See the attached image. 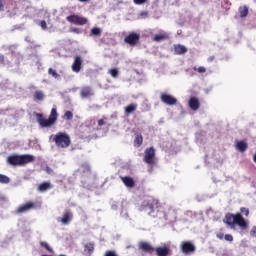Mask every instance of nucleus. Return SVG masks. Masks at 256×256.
<instances>
[{
  "mask_svg": "<svg viewBox=\"0 0 256 256\" xmlns=\"http://www.w3.org/2000/svg\"><path fill=\"white\" fill-rule=\"evenodd\" d=\"M194 71H198V73H205L206 69L203 66H200L199 68L194 67Z\"/></svg>",
  "mask_w": 256,
  "mask_h": 256,
  "instance_id": "39",
  "label": "nucleus"
},
{
  "mask_svg": "<svg viewBox=\"0 0 256 256\" xmlns=\"http://www.w3.org/2000/svg\"><path fill=\"white\" fill-rule=\"evenodd\" d=\"M188 105L192 111H197L200 107L199 99L191 97L188 101Z\"/></svg>",
  "mask_w": 256,
  "mask_h": 256,
  "instance_id": "18",
  "label": "nucleus"
},
{
  "mask_svg": "<svg viewBox=\"0 0 256 256\" xmlns=\"http://www.w3.org/2000/svg\"><path fill=\"white\" fill-rule=\"evenodd\" d=\"M174 51L176 55H183V53H187V48L181 44L174 46Z\"/></svg>",
  "mask_w": 256,
  "mask_h": 256,
  "instance_id": "22",
  "label": "nucleus"
},
{
  "mask_svg": "<svg viewBox=\"0 0 256 256\" xmlns=\"http://www.w3.org/2000/svg\"><path fill=\"white\" fill-rule=\"evenodd\" d=\"M134 145L135 147H141V145H143V135L141 134L135 135Z\"/></svg>",
  "mask_w": 256,
  "mask_h": 256,
  "instance_id": "26",
  "label": "nucleus"
},
{
  "mask_svg": "<svg viewBox=\"0 0 256 256\" xmlns=\"http://www.w3.org/2000/svg\"><path fill=\"white\" fill-rule=\"evenodd\" d=\"M50 141H53L59 149H67L71 145V138L63 132H59L56 135L52 134Z\"/></svg>",
  "mask_w": 256,
  "mask_h": 256,
  "instance_id": "3",
  "label": "nucleus"
},
{
  "mask_svg": "<svg viewBox=\"0 0 256 256\" xmlns=\"http://www.w3.org/2000/svg\"><path fill=\"white\" fill-rule=\"evenodd\" d=\"M111 123H109V118L103 117L102 119L95 120L91 119L88 127L92 129L93 131H99V129H103V127H110Z\"/></svg>",
  "mask_w": 256,
  "mask_h": 256,
  "instance_id": "5",
  "label": "nucleus"
},
{
  "mask_svg": "<svg viewBox=\"0 0 256 256\" xmlns=\"http://www.w3.org/2000/svg\"><path fill=\"white\" fill-rule=\"evenodd\" d=\"M180 249L184 255H191L195 251L196 247L191 241H183L180 244Z\"/></svg>",
  "mask_w": 256,
  "mask_h": 256,
  "instance_id": "8",
  "label": "nucleus"
},
{
  "mask_svg": "<svg viewBox=\"0 0 256 256\" xmlns=\"http://www.w3.org/2000/svg\"><path fill=\"white\" fill-rule=\"evenodd\" d=\"M160 99L165 105H176L177 99L169 94H161Z\"/></svg>",
  "mask_w": 256,
  "mask_h": 256,
  "instance_id": "12",
  "label": "nucleus"
},
{
  "mask_svg": "<svg viewBox=\"0 0 256 256\" xmlns=\"http://www.w3.org/2000/svg\"><path fill=\"white\" fill-rule=\"evenodd\" d=\"M33 97H34V101L39 102L45 99V94L43 93V91L38 90L34 93Z\"/></svg>",
  "mask_w": 256,
  "mask_h": 256,
  "instance_id": "24",
  "label": "nucleus"
},
{
  "mask_svg": "<svg viewBox=\"0 0 256 256\" xmlns=\"http://www.w3.org/2000/svg\"><path fill=\"white\" fill-rule=\"evenodd\" d=\"M46 172L51 174V173H53V170L51 168H49V167H46Z\"/></svg>",
  "mask_w": 256,
  "mask_h": 256,
  "instance_id": "49",
  "label": "nucleus"
},
{
  "mask_svg": "<svg viewBox=\"0 0 256 256\" xmlns=\"http://www.w3.org/2000/svg\"><path fill=\"white\" fill-rule=\"evenodd\" d=\"M101 28H92L91 31H90V35L94 36V37H101Z\"/></svg>",
  "mask_w": 256,
  "mask_h": 256,
  "instance_id": "31",
  "label": "nucleus"
},
{
  "mask_svg": "<svg viewBox=\"0 0 256 256\" xmlns=\"http://www.w3.org/2000/svg\"><path fill=\"white\" fill-rule=\"evenodd\" d=\"M81 171H83L85 173V171H89V165L84 164L81 166Z\"/></svg>",
  "mask_w": 256,
  "mask_h": 256,
  "instance_id": "44",
  "label": "nucleus"
},
{
  "mask_svg": "<svg viewBox=\"0 0 256 256\" xmlns=\"http://www.w3.org/2000/svg\"><path fill=\"white\" fill-rule=\"evenodd\" d=\"M154 251L156 252V255H158V256L169 255V247H167V246L154 248Z\"/></svg>",
  "mask_w": 256,
  "mask_h": 256,
  "instance_id": "21",
  "label": "nucleus"
},
{
  "mask_svg": "<svg viewBox=\"0 0 256 256\" xmlns=\"http://www.w3.org/2000/svg\"><path fill=\"white\" fill-rule=\"evenodd\" d=\"M108 73L111 77L117 78L119 76V70L117 68L110 69Z\"/></svg>",
  "mask_w": 256,
  "mask_h": 256,
  "instance_id": "33",
  "label": "nucleus"
},
{
  "mask_svg": "<svg viewBox=\"0 0 256 256\" xmlns=\"http://www.w3.org/2000/svg\"><path fill=\"white\" fill-rule=\"evenodd\" d=\"M143 161L146 165L150 166L151 169L155 167V148L150 147L145 150Z\"/></svg>",
  "mask_w": 256,
  "mask_h": 256,
  "instance_id": "7",
  "label": "nucleus"
},
{
  "mask_svg": "<svg viewBox=\"0 0 256 256\" xmlns=\"http://www.w3.org/2000/svg\"><path fill=\"white\" fill-rule=\"evenodd\" d=\"M64 119H66V121H71V119H73V112L66 111L64 114Z\"/></svg>",
  "mask_w": 256,
  "mask_h": 256,
  "instance_id": "34",
  "label": "nucleus"
},
{
  "mask_svg": "<svg viewBox=\"0 0 256 256\" xmlns=\"http://www.w3.org/2000/svg\"><path fill=\"white\" fill-rule=\"evenodd\" d=\"M40 27H41V29H43V30L47 29V22H45V20H42V21L40 22Z\"/></svg>",
  "mask_w": 256,
  "mask_h": 256,
  "instance_id": "43",
  "label": "nucleus"
},
{
  "mask_svg": "<svg viewBox=\"0 0 256 256\" xmlns=\"http://www.w3.org/2000/svg\"><path fill=\"white\" fill-rule=\"evenodd\" d=\"M242 215H245L246 217H249V209L245 208V207H242L240 209Z\"/></svg>",
  "mask_w": 256,
  "mask_h": 256,
  "instance_id": "38",
  "label": "nucleus"
},
{
  "mask_svg": "<svg viewBox=\"0 0 256 256\" xmlns=\"http://www.w3.org/2000/svg\"><path fill=\"white\" fill-rule=\"evenodd\" d=\"M26 41H31V38H29V37H26Z\"/></svg>",
  "mask_w": 256,
  "mask_h": 256,
  "instance_id": "55",
  "label": "nucleus"
},
{
  "mask_svg": "<svg viewBox=\"0 0 256 256\" xmlns=\"http://www.w3.org/2000/svg\"><path fill=\"white\" fill-rule=\"evenodd\" d=\"M82 63H83V60H81V57L76 56L72 64V71H74V73H79V71H81Z\"/></svg>",
  "mask_w": 256,
  "mask_h": 256,
  "instance_id": "14",
  "label": "nucleus"
},
{
  "mask_svg": "<svg viewBox=\"0 0 256 256\" xmlns=\"http://www.w3.org/2000/svg\"><path fill=\"white\" fill-rule=\"evenodd\" d=\"M6 49H8V51H11V53L13 55V51H15L16 47H15V45H12V46H8Z\"/></svg>",
  "mask_w": 256,
  "mask_h": 256,
  "instance_id": "47",
  "label": "nucleus"
},
{
  "mask_svg": "<svg viewBox=\"0 0 256 256\" xmlns=\"http://www.w3.org/2000/svg\"><path fill=\"white\" fill-rule=\"evenodd\" d=\"M140 211H145L147 215L151 217H159V210L157 209V200L153 198H148L140 206Z\"/></svg>",
  "mask_w": 256,
  "mask_h": 256,
  "instance_id": "4",
  "label": "nucleus"
},
{
  "mask_svg": "<svg viewBox=\"0 0 256 256\" xmlns=\"http://www.w3.org/2000/svg\"><path fill=\"white\" fill-rule=\"evenodd\" d=\"M27 12L29 13V14L27 15V17H33V14L35 13V8H33V7H28V8H27Z\"/></svg>",
  "mask_w": 256,
  "mask_h": 256,
  "instance_id": "36",
  "label": "nucleus"
},
{
  "mask_svg": "<svg viewBox=\"0 0 256 256\" xmlns=\"http://www.w3.org/2000/svg\"><path fill=\"white\" fill-rule=\"evenodd\" d=\"M40 245H41V247H44L50 253H53V249H51V247H49V244H47V242H41Z\"/></svg>",
  "mask_w": 256,
  "mask_h": 256,
  "instance_id": "35",
  "label": "nucleus"
},
{
  "mask_svg": "<svg viewBox=\"0 0 256 256\" xmlns=\"http://www.w3.org/2000/svg\"><path fill=\"white\" fill-rule=\"evenodd\" d=\"M57 221H59L62 225H69V223L73 221V212L65 211L62 218H58Z\"/></svg>",
  "mask_w": 256,
  "mask_h": 256,
  "instance_id": "11",
  "label": "nucleus"
},
{
  "mask_svg": "<svg viewBox=\"0 0 256 256\" xmlns=\"http://www.w3.org/2000/svg\"><path fill=\"white\" fill-rule=\"evenodd\" d=\"M240 17H247L249 15V8L247 6H241L239 8Z\"/></svg>",
  "mask_w": 256,
  "mask_h": 256,
  "instance_id": "28",
  "label": "nucleus"
},
{
  "mask_svg": "<svg viewBox=\"0 0 256 256\" xmlns=\"http://www.w3.org/2000/svg\"><path fill=\"white\" fill-rule=\"evenodd\" d=\"M0 65H5V56L0 54Z\"/></svg>",
  "mask_w": 256,
  "mask_h": 256,
  "instance_id": "45",
  "label": "nucleus"
},
{
  "mask_svg": "<svg viewBox=\"0 0 256 256\" xmlns=\"http://www.w3.org/2000/svg\"><path fill=\"white\" fill-rule=\"evenodd\" d=\"M104 256H117L114 251H107Z\"/></svg>",
  "mask_w": 256,
  "mask_h": 256,
  "instance_id": "46",
  "label": "nucleus"
},
{
  "mask_svg": "<svg viewBox=\"0 0 256 256\" xmlns=\"http://www.w3.org/2000/svg\"><path fill=\"white\" fill-rule=\"evenodd\" d=\"M250 237L256 239V226H253L250 230Z\"/></svg>",
  "mask_w": 256,
  "mask_h": 256,
  "instance_id": "37",
  "label": "nucleus"
},
{
  "mask_svg": "<svg viewBox=\"0 0 256 256\" xmlns=\"http://www.w3.org/2000/svg\"><path fill=\"white\" fill-rule=\"evenodd\" d=\"M135 5H143L147 3V0H133Z\"/></svg>",
  "mask_w": 256,
  "mask_h": 256,
  "instance_id": "41",
  "label": "nucleus"
},
{
  "mask_svg": "<svg viewBox=\"0 0 256 256\" xmlns=\"http://www.w3.org/2000/svg\"><path fill=\"white\" fill-rule=\"evenodd\" d=\"M112 209H117V205H112Z\"/></svg>",
  "mask_w": 256,
  "mask_h": 256,
  "instance_id": "54",
  "label": "nucleus"
},
{
  "mask_svg": "<svg viewBox=\"0 0 256 256\" xmlns=\"http://www.w3.org/2000/svg\"><path fill=\"white\" fill-rule=\"evenodd\" d=\"M121 217H124V219H127V217H129V214L127 213V210L122 209V211H121Z\"/></svg>",
  "mask_w": 256,
  "mask_h": 256,
  "instance_id": "42",
  "label": "nucleus"
},
{
  "mask_svg": "<svg viewBox=\"0 0 256 256\" xmlns=\"http://www.w3.org/2000/svg\"><path fill=\"white\" fill-rule=\"evenodd\" d=\"M253 161L256 163V154L253 155Z\"/></svg>",
  "mask_w": 256,
  "mask_h": 256,
  "instance_id": "53",
  "label": "nucleus"
},
{
  "mask_svg": "<svg viewBox=\"0 0 256 256\" xmlns=\"http://www.w3.org/2000/svg\"><path fill=\"white\" fill-rule=\"evenodd\" d=\"M140 16H141V17H147V12H141V13H140Z\"/></svg>",
  "mask_w": 256,
  "mask_h": 256,
  "instance_id": "50",
  "label": "nucleus"
},
{
  "mask_svg": "<svg viewBox=\"0 0 256 256\" xmlns=\"http://www.w3.org/2000/svg\"><path fill=\"white\" fill-rule=\"evenodd\" d=\"M122 183L129 189H133L135 187V180L129 176L121 177Z\"/></svg>",
  "mask_w": 256,
  "mask_h": 256,
  "instance_id": "19",
  "label": "nucleus"
},
{
  "mask_svg": "<svg viewBox=\"0 0 256 256\" xmlns=\"http://www.w3.org/2000/svg\"><path fill=\"white\" fill-rule=\"evenodd\" d=\"M48 73L54 77V79H61V75H59V73H57V71L53 68H49Z\"/></svg>",
  "mask_w": 256,
  "mask_h": 256,
  "instance_id": "32",
  "label": "nucleus"
},
{
  "mask_svg": "<svg viewBox=\"0 0 256 256\" xmlns=\"http://www.w3.org/2000/svg\"><path fill=\"white\" fill-rule=\"evenodd\" d=\"M84 251H87L89 255H91L95 251V244L94 243H87L85 244Z\"/></svg>",
  "mask_w": 256,
  "mask_h": 256,
  "instance_id": "27",
  "label": "nucleus"
},
{
  "mask_svg": "<svg viewBox=\"0 0 256 256\" xmlns=\"http://www.w3.org/2000/svg\"><path fill=\"white\" fill-rule=\"evenodd\" d=\"M165 39H169V34H167V32H161L153 36V41H156V43H160V41H165Z\"/></svg>",
  "mask_w": 256,
  "mask_h": 256,
  "instance_id": "20",
  "label": "nucleus"
},
{
  "mask_svg": "<svg viewBox=\"0 0 256 256\" xmlns=\"http://www.w3.org/2000/svg\"><path fill=\"white\" fill-rule=\"evenodd\" d=\"M33 161H35V156L31 154H13L7 157V163L12 167H25V165H29Z\"/></svg>",
  "mask_w": 256,
  "mask_h": 256,
  "instance_id": "1",
  "label": "nucleus"
},
{
  "mask_svg": "<svg viewBox=\"0 0 256 256\" xmlns=\"http://www.w3.org/2000/svg\"><path fill=\"white\" fill-rule=\"evenodd\" d=\"M224 222L226 225H229L230 229H235V226L238 225L242 231H245L248 227L247 221H245V218L241 214H227Z\"/></svg>",
  "mask_w": 256,
  "mask_h": 256,
  "instance_id": "2",
  "label": "nucleus"
},
{
  "mask_svg": "<svg viewBox=\"0 0 256 256\" xmlns=\"http://www.w3.org/2000/svg\"><path fill=\"white\" fill-rule=\"evenodd\" d=\"M55 121H57V109L55 108H52L48 119L38 118V123L42 127H51V125H55Z\"/></svg>",
  "mask_w": 256,
  "mask_h": 256,
  "instance_id": "6",
  "label": "nucleus"
},
{
  "mask_svg": "<svg viewBox=\"0 0 256 256\" xmlns=\"http://www.w3.org/2000/svg\"><path fill=\"white\" fill-rule=\"evenodd\" d=\"M51 189V183L49 182H44L38 186V191L41 193H45V191H49Z\"/></svg>",
  "mask_w": 256,
  "mask_h": 256,
  "instance_id": "23",
  "label": "nucleus"
},
{
  "mask_svg": "<svg viewBox=\"0 0 256 256\" xmlns=\"http://www.w3.org/2000/svg\"><path fill=\"white\" fill-rule=\"evenodd\" d=\"M224 237H225V235L223 233H218L217 234L218 239H223Z\"/></svg>",
  "mask_w": 256,
  "mask_h": 256,
  "instance_id": "48",
  "label": "nucleus"
},
{
  "mask_svg": "<svg viewBox=\"0 0 256 256\" xmlns=\"http://www.w3.org/2000/svg\"><path fill=\"white\" fill-rule=\"evenodd\" d=\"M164 218L166 219V221L173 223V221L177 219V212L173 209H169L168 212L164 214Z\"/></svg>",
  "mask_w": 256,
  "mask_h": 256,
  "instance_id": "15",
  "label": "nucleus"
},
{
  "mask_svg": "<svg viewBox=\"0 0 256 256\" xmlns=\"http://www.w3.org/2000/svg\"><path fill=\"white\" fill-rule=\"evenodd\" d=\"M137 110V104H129L128 106L125 107V113L128 115L133 113V111Z\"/></svg>",
  "mask_w": 256,
  "mask_h": 256,
  "instance_id": "29",
  "label": "nucleus"
},
{
  "mask_svg": "<svg viewBox=\"0 0 256 256\" xmlns=\"http://www.w3.org/2000/svg\"><path fill=\"white\" fill-rule=\"evenodd\" d=\"M0 183H2L3 185H7L11 183V178H9L7 175L0 174Z\"/></svg>",
  "mask_w": 256,
  "mask_h": 256,
  "instance_id": "30",
  "label": "nucleus"
},
{
  "mask_svg": "<svg viewBox=\"0 0 256 256\" xmlns=\"http://www.w3.org/2000/svg\"><path fill=\"white\" fill-rule=\"evenodd\" d=\"M3 9V0H0V11Z\"/></svg>",
  "mask_w": 256,
  "mask_h": 256,
  "instance_id": "52",
  "label": "nucleus"
},
{
  "mask_svg": "<svg viewBox=\"0 0 256 256\" xmlns=\"http://www.w3.org/2000/svg\"><path fill=\"white\" fill-rule=\"evenodd\" d=\"M38 117H41V114H38Z\"/></svg>",
  "mask_w": 256,
  "mask_h": 256,
  "instance_id": "56",
  "label": "nucleus"
},
{
  "mask_svg": "<svg viewBox=\"0 0 256 256\" xmlns=\"http://www.w3.org/2000/svg\"><path fill=\"white\" fill-rule=\"evenodd\" d=\"M139 39H140L139 34H137L135 32H131L124 38V41L128 45H131V47H135V45H137V43H139Z\"/></svg>",
  "mask_w": 256,
  "mask_h": 256,
  "instance_id": "9",
  "label": "nucleus"
},
{
  "mask_svg": "<svg viewBox=\"0 0 256 256\" xmlns=\"http://www.w3.org/2000/svg\"><path fill=\"white\" fill-rule=\"evenodd\" d=\"M236 149L240 151V153H244V151H247V144L245 141H239L236 143Z\"/></svg>",
  "mask_w": 256,
  "mask_h": 256,
  "instance_id": "25",
  "label": "nucleus"
},
{
  "mask_svg": "<svg viewBox=\"0 0 256 256\" xmlns=\"http://www.w3.org/2000/svg\"><path fill=\"white\" fill-rule=\"evenodd\" d=\"M35 207V204L32 202H28L24 205H21L17 209V213H27V211H30V209H33Z\"/></svg>",
  "mask_w": 256,
  "mask_h": 256,
  "instance_id": "17",
  "label": "nucleus"
},
{
  "mask_svg": "<svg viewBox=\"0 0 256 256\" xmlns=\"http://www.w3.org/2000/svg\"><path fill=\"white\" fill-rule=\"evenodd\" d=\"M94 95L95 93L93 92V89L89 86H85L80 90V96L82 99H89V97H93Z\"/></svg>",
  "mask_w": 256,
  "mask_h": 256,
  "instance_id": "13",
  "label": "nucleus"
},
{
  "mask_svg": "<svg viewBox=\"0 0 256 256\" xmlns=\"http://www.w3.org/2000/svg\"><path fill=\"white\" fill-rule=\"evenodd\" d=\"M139 248L141 249V251H144V253H153L155 251V248L152 247V245L148 242H141L139 244Z\"/></svg>",
  "mask_w": 256,
  "mask_h": 256,
  "instance_id": "16",
  "label": "nucleus"
},
{
  "mask_svg": "<svg viewBox=\"0 0 256 256\" xmlns=\"http://www.w3.org/2000/svg\"><path fill=\"white\" fill-rule=\"evenodd\" d=\"M80 3H89L91 0H78Z\"/></svg>",
  "mask_w": 256,
  "mask_h": 256,
  "instance_id": "51",
  "label": "nucleus"
},
{
  "mask_svg": "<svg viewBox=\"0 0 256 256\" xmlns=\"http://www.w3.org/2000/svg\"><path fill=\"white\" fill-rule=\"evenodd\" d=\"M224 239H225V241H229V242L231 243V242H233V235H231V234H226V235L224 236Z\"/></svg>",
  "mask_w": 256,
  "mask_h": 256,
  "instance_id": "40",
  "label": "nucleus"
},
{
  "mask_svg": "<svg viewBox=\"0 0 256 256\" xmlns=\"http://www.w3.org/2000/svg\"><path fill=\"white\" fill-rule=\"evenodd\" d=\"M67 21H69V23H73L74 25H87V18L79 15H70L67 17Z\"/></svg>",
  "mask_w": 256,
  "mask_h": 256,
  "instance_id": "10",
  "label": "nucleus"
}]
</instances>
